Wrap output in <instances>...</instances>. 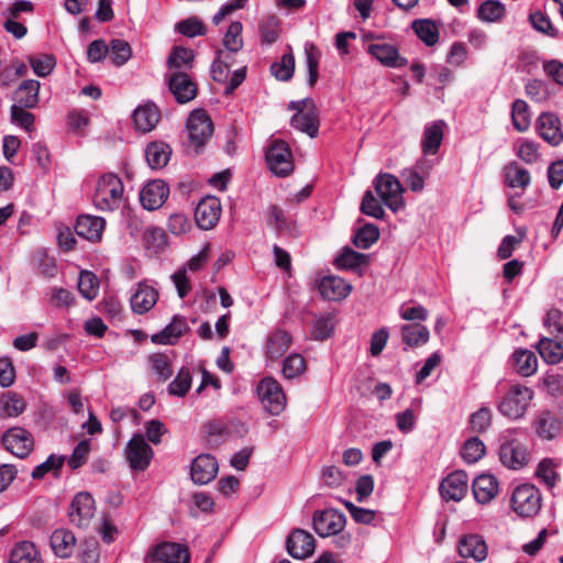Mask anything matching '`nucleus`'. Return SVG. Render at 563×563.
<instances>
[{"mask_svg":"<svg viewBox=\"0 0 563 563\" xmlns=\"http://www.w3.org/2000/svg\"><path fill=\"white\" fill-rule=\"evenodd\" d=\"M511 121L518 132H526L531 122L528 103L522 99H516L511 106Z\"/></svg>","mask_w":563,"mask_h":563,"instance_id":"nucleus-49","label":"nucleus"},{"mask_svg":"<svg viewBox=\"0 0 563 563\" xmlns=\"http://www.w3.org/2000/svg\"><path fill=\"white\" fill-rule=\"evenodd\" d=\"M543 325L556 340L563 341V312L560 309H549L543 320Z\"/></svg>","mask_w":563,"mask_h":563,"instance_id":"nucleus-59","label":"nucleus"},{"mask_svg":"<svg viewBox=\"0 0 563 563\" xmlns=\"http://www.w3.org/2000/svg\"><path fill=\"white\" fill-rule=\"evenodd\" d=\"M2 444L13 455L25 459L33 451L34 440L30 431L21 427H14L3 433Z\"/></svg>","mask_w":563,"mask_h":563,"instance_id":"nucleus-10","label":"nucleus"},{"mask_svg":"<svg viewBox=\"0 0 563 563\" xmlns=\"http://www.w3.org/2000/svg\"><path fill=\"white\" fill-rule=\"evenodd\" d=\"M106 227V220L101 217L81 214L77 218L75 232L78 236L91 242L101 240Z\"/></svg>","mask_w":563,"mask_h":563,"instance_id":"nucleus-24","label":"nucleus"},{"mask_svg":"<svg viewBox=\"0 0 563 563\" xmlns=\"http://www.w3.org/2000/svg\"><path fill=\"white\" fill-rule=\"evenodd\" d=\"M444 125L445 123L442 120L426 125L421 141V148L424 155H434L438 153L443 140Z\"/></svg>","mask_w":563,"mask_h":563,"instance_id":"nucleus-33","label":"nucleus"},{"mask_svg":"<svg viewBox=\"0 0 563 563\" xmlns=\"http://www.w3.org/2000/svg\"><path fill=\"white\" fill-rule=\"evenodd\" d=\"M462 558H472L476 562H483L487 558V544L479 534H466L462 537L457 545Z\"/></svg>","mask_w":563,"mask_h":563,"instance_id":"nucleus-26","label":"nucleus"},{"mask_svg":"<svg viewBox=\"0 0 563 563\" xmlns=\"http://www.w3.org/2000/svg\"><path fill=\"white\" fill-rule=\"evenodd\" d=\"M41 84L35 79L23 80L13 92L14 106L36 108L40 102Z\"/></svg>","mask_w":563,"mask_h":563,"instance_id":"nucleus-30","label":"nucleus"},{"mask_svg":"<svg viewBox=\"0 0 563 563\" xmlns=\"http://www.w3.org/2000/svg\"><path fill=\"white\" fill-rule=\"evenodd\" d=\"M401 341L406 347L424 345L430 338L429 329L421 323H407L400 327Z\"/></svg>","mask_w":563,"mask_h":563,"instance_id":"nucleus-35","label":"nucleus"},{"mask_svg":"<svg viewBox=\"0 0 563 563\" xmlns=\"http://www.w3.org/2000/svg\"><path fill=\"white\" fill-rule=\"evenodd\" d=\"M312 525L313 528H344L346 517L338 509L325 508L313 514Z\"/></svg>","mask_w":563,"mask_h":563,"instance_id":"nucleus-40","label":"nucleus"},{"mask_svg":"<svg viewBox=\"0 0 563 563\" xmlns=\"http://www.w3.org/2000/svg\"><path fill=\"white\" fill-rule=\"evenodd\" d=\"M95 500L87 492L78 493L69 506L68 516L71 523L81 528L88 525L89 519L93 517Z\"/></svg>","mask_w":563,"mask_h":563,"instance_id":"nucleus-18","label":"nucleus"},{"mask_svg":"<svg viewBox=\"0 0 563 563\" xmlns=\"http://www.w3.org/2000/svg\"><path fill=\"white\" fill-rule=\"evenodd\" d=\"M486 452V446L477 437H473L465 441L462 446L461 456L467 464L479 461Z\"/></svg>","mask_w":563,"mask_h":563,"instance_id":"nucleus-56","label":"nucleus"},{"mask_svg":"<svg viewBox=\"0 0 563 563\" xmlns=\"http://www.w3.org/2000/svg\"><path fill=\"white\" fill-rule=\"evenodd\" d=\"M123 183L112 173L102 175L97 183L93 205L101 211H113L121 205Z\"/></svg>","mask_w":563,"mask_h":563,"instance_id":"nucleus-4","label":"nucleus"},{"mask_svg":"<svg viewBox=\"0 0 563 563\" xmlns=\"http://www.w3.org/2000/svg\"><path fill=\"white\" fill-rule=\"evenodd\" d=\"M167 84L179 104L188 103L197 97L198 86L187 71H172L167 76Z\"/></svg>","mask_w":563,"mask_h":563,"instance_id":"nucleus-11","label":"nucleus"},{"mask_svg":"<svg viewBox=\"0 0 563 563\" xmlns=\"http://www.w3.org/2000/svg\"><path fill=\"white\" fill-rule=\"evenodd\" d=\"M412 29L419 40H421L427 46H433L439 41V30L437 24L428 19L416 20L412 23Z\"/></svg>","mask_w":563,"mask_h":563,"instance_id":"nucleus-48","label":"nucleus"},{"mask_svg":"<svg viewBox=\"0 0 563 563\" xmlns=\"http://www.w3.org/2000/svg\"><path fill=\"white\" fill-rule=\"evenodd\" d=\"M256 394L264 408L272 416H278L285 410L286 395L276 378L272 376L262 378L256 386Z\"/></svg>","mask_w":563,"mask_h":563,"instance_id":"nucleus-5","label":"nucleus"},{"mask_svg":"<svg viewBox=\"0 0 563 563\" xmlns=\"http://www.w3.org/2000/svg\"><path fill=\"white\" fill-rule=\"evenodd\" d=\"M189 330L187 319L176 314L159 333L152 336V341L157 344H175Z\"/></svg>","mask_w":563,"mask_h":563,"instance_id":"nucleus-27","label":"nucleus"},{"mask_svg":"<svg viewBox=\"0 0 563 563\" xmlns=\"http://www.w3.org/2000/svg\"><path fill=\"white\" fill-rule=\"evenodd\" d=\"M529 452L526 445L516 439L506 441L499 448V460L510 470H521L529 462Z\"/></svg>","mask_w":563,"mask_h":563,"instance_id":"nucleus-14","label":"nucleus"},{"mask_svg":"<svg viewBox=\"0 0 563 563\" xmlns=\"http://www.w3.org/2000/svg\"><path fill=\"white\" fill-rule=\"evenodd\" d=\"M533 397L534 391L530 387L507 383L497 402V410L510 420H519L526 416Z\"/></svg>","mask_w":563,"mask_h":563,"instance_id":"nucleus-1","label":"nucleus"},{"mask_svg":"<svg viewBox=\"0 0 563 563\" xmlns=\"http://www.w3.org/2000/svg\"><path fill=\"white\" fill-rule=\"evenodd\" d=\"M536 347L543 358V361L548 364H559L563 360V345L559 340L542 336Z\"/></svg>","mask_w":563,"mask_h":563,"instance_id":"nucleus-39","label":"nucleus"},{"mask_svg":"<svg viewBox=\"0 0 563 563\" xmlns=\"http://www.w3.org/2000/svg\"><path fill=\"white\" fill-rule=\"evenodd\" d=\"M473 495L477 503H490L499 492V485L496 477L492 474L478 475L472 484Z\"/></svg>","mask_w":563,"mask_h":563,"instance_id":"nucleus-28","label":"nucleus"},{"mask_svg":"<svg viewBox=\"0 0 563 563\" xmlns=\"http://www.w3.org/2000/svg\"><path fill=\"white\" fill-rule=\"evenodd\" d=\"M169 196L168 185L161 179L147 183L140 192V201L147 210L161 208Z\"/></svg>","mask_w":563,"mask_h":563,"instance_id":"nucleus-19","label":"nucleus"},{"mask_svg":"<svg viewBox=\"0 0 563 563\" xmlns=\"http://www.w3.org/2000/svg\"><path fill=\"white\" fill-rule=\"evenodd\" d=\"M531 427L542 441H555L563 438V412L549 409L540 410Z\"/></svg>","mask_w":563,"mask_h":563,"instance_id":"nucleus-6","label":"nucleus"},{"mask_svg":"<svg viewBox=\"0 0 563 563\" xmlns=\"http://www.w3.org/2000/svg\"><path fill=\"white\" fill-rule=\"evenodd\" d=\"M379 239V229L376 224L366 223L358 228L352 239L353 244L362 250L369 249Z\"/></svg>","mask_w":563,"mask_h":563,"instance_id":"nucleus-50","label":"nucleus"},{"mask_svg":"<svg viewBox=\"0 0 563 563\" xmlns=\"http://www.w3.org/2000/svg\"><path fill=\"white\" fill-rule=\"evenodd\" d=\"M367 52L382 65L400 68L408 65V59L400 56L396 46L387 43H373L367 46Z\"/></svg>","mask_w":563,"mask_h":563,"instance_id":"nucleus-22","label":"nucleus"},{"mask_svg":"<svg viewBox=\"0 0 563 563\" xmlns=\"http://www.w3.org/2000/svg\"><path fill=\"white\" fill-rule=\"evenodd\" d=\"M512 361L516 372L522 377H530L537 373L538 357L527 349H517L512 353Z\"/></svg>","mask_w":563,"mask_h":563,"instance_id":"nucleus-37","label":"nucleus"},{"mask_svg":"<svg viewBox=\"0 0 563 563\" xmlns=\"http://www.w3.org/2000/svg\"><path fill=\"white\" fill-rule=\"evenodd\" d=\"M187 148L195 155H198L212 136L213 124L203 109H197L190 112L187 123Z\"/></svg>","mask_w":563,"mask_h":563,"instance_id":"nucleus-2","label":"nucleus"},{"mask_svg":"<svg viewBox=\"0 0 563 563\" xmlns=\"http://www.w3.org/2000/svg\"><path fill=\"white\" fill-rule=\"evenodd\" d=\"M191 374L188 367H181L177 376L168 385V393L173 396L185 397L191 387Z\"/></svg>","mask_w":563,"mask_h":563,"instance_id":"nucleus-58","label":"nucleus"},{"mask_svg":"<svg viewBox=\"0 0 563 563\" xmlns=\"http://www.w3.org/2000/svg\"><path fill=\"white\" fill-rule=\"evenodd\" d=\"M124 452L129 466L134 471H145L154 456L152 446L140 433H135L130 439Z\"/></svg>","mask_w":563,"mask_h":563,"instance_id":"nucleus-9","label":"nucleus"},{"mask_svg":"<svg viewBox=\"0 0 563 563\" xmlns=\"http://www.w3.org/2000/svg\"><path fill=\"white\" fill-rule=\"evenodd\" d=\"M290 125L310 137H316L320 125L317 107H309L303 113H295L290 119Z\"/></svg>","mask_w":563,"mask_h":563,"instance_id":"nucleus-32","label":"nucleus"},{"mask_svg":"<svg viewBox=\"0 0 563 563\" xmlns=\"http://www.w3.org/2000/svg\"><path fill=\"white\" fill-rule=\"evenodd\" d=\"M265 158L269 169L279 177L288 176L294 169L292 154L283 140H274L266 151Z\"/></svg>","mask_w":563,"mask_h":563,"instance_id":"nucleus-8","label":"nucleus"},{"mask_svg":"<svg viewBox=\"0 0 563 563\" xmlns=\"http://www.w3.org/2000/svg\"><path fill=\"white\" fill-rule=\"evenodd\" d=\"M195 54L190 48L176 46L168 56V68L172 71H186L194 67Z\"/></svg>","mask_w":563,"mask_h":563,"instance_id":"nucleus-42","label":"nucleus"},{"mask_svg":"<svg viewBox=\"0 0 563 563\" xmlns=\"http://www.w3.org/2000/svg\"><path fill=\"white\" fill-rule=\"evenodd\" d=\"M9 563H40L35 545L29 541L18 543L10 553Z\"/></svg>","mask_w":563,"mask_h":563,"instance_id":"nucleus-47","label":"nucleus"},{"mask_svg":"<svg viewBox=\"0 0 563 563\" xmlns=\"http://www.w3.org/2000/svg\"><path fill=\"white\" fill-rule=\"evenodd\" d=\"M536 130L539 136L552 146L563 142L561 121L553 112H542L536 121Z\"/></svg>","mask_w":563,"mask_h":563,"instance_id":"nucleus-17","label":"nucleus"},{"mask_svg":"<svg viewBox=\"0 0 563 563\" xmlns=\"http://www.w3.org/2000/svg\"><path fill=\"white\" fill-rule=\"evenodd\" d=\"M292 338L289 332L277 329L271 332L266 339L265 357L271 361L279 360L290 347Z\"/></svg>","mask_w":563,"mask_h":563,"instance_id":"nucleus-29","label":"nucleus"},{"mask_svg":"<svg viewBox=\"0 0 563 563\" xmlns=\"http://www.w3.org/2000/svg\"><path fill=\"white\" fill-rule=\"evenodd\" d=\"M242 31L243 25L240 21H233L229 25L222 42L229 53H236L243 47Z\"/></svg>","mask_w":563,"mask_h":563,"instance_id":"nucleus-55","label":"nucleus"},{"mask_svg":"<svg viewBox=\"0 0 563 563\" xmlns=\"http://www.w3.org/2000/svg\"><path fill=\"white\" fill-rule=\"evenodd\" d=\"M158 300V291L145 284L139 283L136 290L130 298L131 309L137 314L148 312Z\"/></svg>","mask_w":563,"mask_h":563,"instance_id":"nucleus-25","label":"nucleus"},{"mask_svg":"<svg viewBox=\"0 0 563 563\" xmlns=\"http://www.w3.org/2000/svg\"><path fill=\"white\" fill-rule=\"evenodd\" d=\"M476 15L482 22L498 23L503 21L506 15V7L499 0H486L477 8Z\"/></svg>","mask_w":563,"mask_h":563,"instance_id":"nucleus-41","label":"nucleus"},{"mask_svg":"<svg viewBox=\"0 0 563 563\" xmlns=\"http://www.w3.org/2000/svg\"><path fill=\"white\" fill-rule=\"evenodd\" d=\"M23 397L13 391H7L0 397V410L5 417H18L25 409Z\"/></svg>","mask_w":563,"mask_h":563,"instance_id":"nucleus-51","label":"nucleus"},{"mask_svg":"<svg viewBox=\"0 0 563 563\" xmlns=\"http://www.w3.org/2000/svg\"><path fill=\"white\" fill-rule=\"evenodd\" d=\"M110 58L115 66L124 65L132 55V49L126 41L114 38L110 42Z\"/></svg>","mask_w":563,"mask_h":563,"instance_id":"nucleus-60","label":"nucleus"},{"mask_svg":"<svg viewBox=\"0 0 563 563\" xmlns=\"http://www.w3.org/2000/svg\"><path fill=\"white\" fill-rule=\"evenodd\" d=\"M172 147L164 141H153L146 145L145 158L152 169L164 168L172 156Z\"/></svg>","mask_w":563,"mask_h":563,"instance_id":"nucleus-31","label":"nucleus"},{"mask_svg":"<svg viewBox=\"0 0 563 563\" xmlns=\"http://www.w3.org/2000/svg\"><path fill=\"white\" fill-rule=\"evenodd\" d=\"M99 282L97 276L88 271L81 272L78 279V290L82 297L92 300L97 297Z\"/></svg>","mask_w":563,"mask_h":563,"instance_id":"nucleus-61","label":"nucleus"},{"mask_svg":"<svg viewBox=\"0 0 563 563\" xmlns=\"http://www.w3.org/2000/svg\"><path fill=\"white\" fill-rule=\"evenodd\" d=\"M48 302L58 309H68L76 302L74 294L63 287H52L49 289Z\"/></svg>","mask_w":563,"mask_h":563,"instance_id":"nucleus-63","label":"nucleus"},{"mask_svg":"<svg viewBox=\"0 0 563 563\" xmlns=\"http://www.w3.org/2000/svg\"><path fill=\"white\" fill-rule=\"evenodd\" d=\"M222 206L220 199L213 196L202 198L195 209V221L199 229H213L221 217Z\"/></svg>","mask_w":563,"mask_h":563,"instance_id":"nucleus-12","label":"nucleus"},{"mask_svg":"<svg viewBox=\"0 0 563 563\" xmlns=\"http://www.w3.org/2000/svg\"><path fill=\"white\" fill-rule=\"evenodd\" d=\"M305 56L306 66L308 70L307 84L310 87H313L319 78V63L321 58V53L313 43L307 42L305 44Z\"/></svg>","mask_w":563,"mask_h":563,"instance_id":"nucleus-46","label":"nucleus"},{"mask_svg":"<svg viewBox=\"0 0 563 563\" xmlns=\"http://www.w3.org/2000/svg\"><path fill=\"white\" fill-rule=\"evenodd\" d=\"M53 552L59 558H69L77 544L73 530H53L49 537Z\"/></svg>","mask_w":563,"mask_h":563,"instance_id":"nucleus-34","label":"nucleus"},{"mask_svg":"<svg viewBox=\"0 0 563 563\" xmlns=\"http://www.w3.org/2000/svg\"><path fill=\"white\" fill-rule=\"evenodd\" d=\"M65 461L64 455L51 454L43 463L34 467L31 476L33 479H43L45 475L53 474L57 478L60 475Z\"/></svg>","mask_w":563,"mask_h":563,"instance_id":"nucleus-43","label":"nucleus"},{"mask_svg":"<svg viewBox=\"0 0 563 563\" xmlns=\"http://www.w3.org/2000/svg\"><path fill=\"white\" fill-rule=\"evenodd\" d=\"M374 187L380 201L391 211L396 212L405 206L404 188L396 176L379 174L374 179Z\"/></svg>","mask_w":563,"mask_h":563,"instance_id":"nucleus-7","label":"nucleus"},{"mask_svg":"<svg viewBox=\"0 0 563 563\" xmlns=\"http://www.w3.org/2000/svg\"><path fill=\"white\" fill-rule=\"evenodd\" d=\"M542 507L540 489L529 483H523L512 489L510 508L520 518H533Z\"/></svg>","mask_w":563,"mask_h":563,"instance_id":"nucleus-3","label":"nucleus"},{"mask_svg":"<svg viewBox=\"0 0 563 563\" xmlns=\"http://www.w3.org/2000/svg\"><path fill=\"white\" fill-rule=\"evenodd\" d=\"M33 263L40 275L45 278L55 277L57 274L56 261L45 250H37L33 255Z\"/></svg>","mask_w":563,"mask_h":563,"instance_id":"nucleus-53","label":"nucleus"},{"mask_svg":"<svg viewBox=\"0 0 563 563\" xmlns=\"http://www.w3.org/2000/svg\"><path fill=\"white\" fill-rule=\"evenodd\" d=\"M368 264L369 255L356 252L350 246L343 247L340 255L334 260L335 267L344 271H356Z\"/></svg>","mask_w":563,"mask_h":563,"instance_id":"nucleus-36","label":"nucleus"},{"mask_svg":"<svg viewBox=\"0 0 563 563\" xmlns=\"http://www.w3.org/2000/svg\"><path fill=\"white\" fill-rule=\"evenodd\" d=\"M161 120V111L153 101L140 104L132 113V121L137 131L143 133L155 129Z\"/></svg>","mask_w":563,"mask_h":563,"instance_id":"nucleus-21","label":"nucleus"},{"mask_svg":"<svg viewBox=\"0 0 563 563\" xmlns=\"http://www.w3.org/2000/svg\"><path fill=\"white\" fill-rule=\"evenodd\" d=\"M559 463L551 457L541 460L536 470V476L545 484L548 488H553L560 481V474L556 472Z\"/></svg>","mask_w":563,"mask_h":563,"instance_id":"nucleus-45","label":"nucleus"},{"mask_svg":"<svg viewBox=\"0 0 563 563\" xmlns=\"http://www.w3.org/2000/svg\"><path fill=\"white\" fill-rule=\"evenodd\" d=\"M505 185L509 188L519 187L526 189L531 183V176L528 169L521 167L518 162H509L505 168Z\"/></svg>","mask_w":563,"mask_h":563,"instance_id":"nucleus-38","label":"nucleus"},{"mask_svg":"<svg viewBox=\"0 0 563 563\" xmlns=\"http://www.w3.org/2000/svg\"><path fill=\"white\" fill-rule=\"evenodd\" d=\"M515 151L516 155L526 164H534L540 158L539 144L530 139H519Z\"/></svg>","mask_w":563,"mask_h":563,"instance_id":"nucleus-54","label":"nucleus"},{"mask_svg":"<svg viewBox=\"0 0 563 563\" xmlns=\"http://www.w3.org/2000/svg\"><path fill=\"white\" fill-rule=\"evenodd\" d=\"M295 71V57L289 48L288 53H285L280 62H275L271 65L272 75L280 81H288L292 78Z\"/></svg>","mask_w":563,"mask_h":563,"instance_id":"nucleus-52","label":"nucleus"},{"mask_svg":"<svg viewBox=\"0 0 563 563\" xmlns=\"http://www.w3.org/2000/svg\"><path fill=\"white\" fill-rule=\"evenodd\" d=\"M306 371V361L298 354H289L283 362L282 375L285 379H294Z\"/></svg>","mask_w":563,"mask_h":563,"instance_id":"nucleus-57","label":"nucleus"},{"mask_svg":"<svg viewBox=\"0 0 563 563\" xmlns=\"http://www.w3.org/2000/svg\"><path fill=\"white\" fill-rule=\"evenodd\" d=\"M314 549V538L307 530H292L286 539L287 553L296 560L311 556Z\"/></svg>","mask_w":563,"mask_h":563,"instance_id":"nucleus-15","label":"nucleus"},{"mask_svg":"<svg viewBox=\"0 0 563 563\" xmlns=\"http://www.w3.org/2000/svg\"><path fill=\"white\" fill-rule=\"evenodd\" d=\"M218 462L211 454H200L191 462L190 476L194 483L205 485L218 474Z\"/></svg>","mask_w":563,"mask_h":563,"instance_id":"nucleus-20","label":"nucleus"},{"mask_svg":"<svg viewBox=\"0 0 563 563\" xmlns=\"http://www.w3.org/2000/svg\"><path fill=\"white\" fill-rule=\"evenodd\" d=\"M151 559L158 563H189L190 554L186 545L165 541L151 550Z\"/></svg>","mask_w":563,"mask_h":563,"instance_id":"nucleus-13","label":"nucleus"},{"mask_svg":"<svg viewBox=\"0 0 563 563\" xmlns=\"http://www.w3.org/2000/svg\"><path fill=\"white\" fill-rule=\"evenodd\" d=\"M33 73L38 77H47L56 67V57L53 54L38 53L26 57Z\"/></svg>","mask_w":563,"mask_h":563,"instance_id":"nucleus-44","label":"nucleus"},{"mask_svg":"<svg viewBox=\"0 0 563 563\" xmlns=\"http://www.w3.org/2000/svg\"><path fill=\"white\" fill-rule=\"evenodd\" d=\"M151 367L158 380L166 382L173 375L169 357L163 353H156L148 358Z\"/></svg>","mask_w":563,"mask_h":563,"instance_id":"nucleus-62","label":"nucleus"},{"mask_svg":"<svg viewBox=\"0 0 563 563\" xmlns=\"http://www.w3.org/2000/svg\"><path fill=\"white\" fill-rule=\"evenodd\" d=\"M467 487V474L464 471H455L442 479L439 490L444 500L460 501L466 495Z\"/></svg>","mask_w":563,"mask_h":563,"instance_id":"nucleus-16","label":"nucleus"},{"mask_svg":"<svg viewBox=\"0 0 563 563\" xmlns=\"http://www.w3.org/2000/svg\"><path fill=\"white\" fill-rule=\"evenodd\" d=\"M176 31L187 37L205 35L207 29L203 22L197 16H190L176 24Z\"/></svg>","mask_w":563,"mask_h":563,"instance_id":"nucleus-64","label":"nucleus"},{"mask_svg":"<svg viewBox=\"0 0 563 563\" xmlns=\"http://www.w3.org/2000/svg\"><path fill=\"white\" fill-rule=\"evenodd\" d=\"M319 292L327 300H342L352 291V285L339 276H324L318 285Z\"/></svg>","mask_w":563,"mask_h":563,"instance_id":"nucleus-23","label":"nucleus"}]
</instances>
